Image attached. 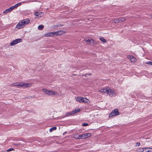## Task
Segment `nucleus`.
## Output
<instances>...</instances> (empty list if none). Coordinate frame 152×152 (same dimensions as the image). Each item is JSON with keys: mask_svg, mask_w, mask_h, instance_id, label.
<instances>
[{"mask_svg": "<svg viewBox=\"0 0 152 152\" xmlns=\"http://www.w3.org/2000/svg\"><path fill=\"white\" fill-rule=\"evenodd\" d=\"M30 22V20L28 19H26L20 21L17 24L16 28L20 29L23 28Z\"/></svg>", "mask_w": 152, "mask_h": 152, "instance_id": "1", "label": "nucleus"}, {"mask_svg": "<svg viewBox=\"0 0 152 152\" xmlns=\"http://www.w3.org/2000/svg\"><path fill=\"white\" fill-rule=\"evenodd\" d=\"M83 126H86L88 125V124H87L84 123L82 125Z\"/></svg>", "mask_w": 152, "mask_h": 152, "instance_id": "35", "label": "nucleus"}, {"mask_svg": "<svg viewBox=\"0 0 152 152\" xmlns=\"http://www.w3.org/2000/svg\"><path fill=\"white\" fill-rule=\"evenodd\" d=\"M54 33H55V35H61L64 33H65V32L64 31H60L56 32H54Z\"/></svg>", "mask_w": 152, "mask_h": 152, "instance_id": "13", "label": "nucleus"}, {"mask_svg": "<svg viewBox=\"0 0 152 152\" xmlns=\"http://www.w3.org/2000/svg\"><path fill=\"white\" fill-rule=\"evenodd\" d=\"M10 8H9L7 9L6 10L4 11L3 12V13L7 14V13H8L9 12L11 11L10 10Z\"/></svg>", "mask_w": 152, "mask_h": 152, "instance_id": "22", "label": "nucleus"}, {"mask_svg": "<svg viewBox=\"0 0 152 152\" xmlns=\"http://www.w3.org/2000/svg\"><path fill=\"white\" fill-rule=\"evenodd\" d=\"M83 98V97H77L76 98V100L77 101L81 102Z\"/></svg>", "mask_w": 152, "mask_h": 152, "instance_id": "20", "label": "nucleus"}, {"mask_svg": "<svg viewBox=\"0 0 152 152\" xmlns=\"http://www.w3.org/2000/svg\"><path fill=\"white\" fill-rule=\"evenodd\" d=\"M144 152H152V148H145Z\"/></svg>", "mask_w": 152, "mask_h": 152, "instance_id": "16", "label": "nucleus"}, {"mask_svg": "<svg viewBox=\"0 0 152 152\" xmlns=\"http://www.w3.org/2000/svg\"><path fill=\"white\" fill-rule=\"evenodd\" d=\"M14 150V148H10L9 149L7 150L6 151H7V152H9V151H13Z\"/></svg>", "mask_w": 152, "mask_h": 152, "instance_id": "31", "label": "nucleus"}, {"mask_svg": "<svg viewBox=\"0 0 152 152\" xmlns=\"http://www.w3.org/2000/svg\"><path fill=\"white\" fill-rule=\"evenodd\" d=\"M22 82H16L12 84V86H18L22 87Z\"/></svg>", "mask_w": 152, "mask_h": 152, "instance_id": "12", "label": "nucleus"}, {"mask_svg": "<svg viewBox=\"0 0 152 152\" xmlns=\"http://www.w3.org/2000/svg\"><path fill=\"white\" fill-rule=\"evenodd\" d=\"M85 40L86 42H90L91 44L96 45L98 43V42H96L91 38H86Z\"/></svg>", "mask_w": 152, "mask_h": 152, "instance_id": "8", "label": "nucleus"}, {"mask_svg": "<svg viewBox=\"0 0 152 152\" xmlns=\"http://www.w3.org/2000/svg\"><path fill=\"white\" fill-rule=\"evenodd\" d=\"M90 133H86L80 135V139H85L90 137L91 136Z\"/></svg>", "mask_w": 152, "mask_h": 152, "instance_id": "4", "label": "nucleus"}, {"mask_svg": "<svg viewBox=\"0 0 152 152\" xmlns=\"http://www.w3.org/2000/svg\"><path fill=\"white\" fill-rule=\"evenodd\" d=\"M128 58H129L130 60L131 61V59H132L134 57L132 56H127Z\"/></svg>", "mask_w": 152, "mask_h": 152, "instance_id": "29", "label": "nucleus"}, {"mask_svg": "<svg viewBox=\"0 0 152 152\" xmlns=\"http://www.w3.org/2000/svg\"><path fill=\"white\" fill-rule=\"evenodd\" d=\"M80 110V109L79 108H77L76 109H74L72 111L71 113H72V114H73L79 112Z\"/></svg>", "mask_w": 152, "mask_h": 152, "instance_id": "14", "label": "nucleus"}, {"mask_svg": "<svg viewBox=\"0 0 152 152\" xmlns=\"http://www.w3.org/2000/svg\"><path fill=\"white\" fill-rule=\"evenodd\" d=\"M14 6V7L15 8H17V7H18V5H17V4H15Z\"/></svg>", "mask_w": 152, "mask_h": 152, "instance_id": "34", "label": "nucleus"}, {"mask_svg": "<svg viewBox=\"0 0 152 152\" xmlns=\"http://www.w3.org/2000/svg\"><path fill=\"white\" fill-rule=\"evenodd\" d=\"M44 28V26L43 25H39L38 27V29L39 30H42Z\"/></svg>", "mask_w": 152, "mask_h": 152, "instance_id": "24", "label": "nucleus"}, {"mask_svg": "<svg viewBox=\"0 0 152 152\" xmlns=\"http://www.w3.org/2000/svg\"><path fill=\"white\" fill-rule=\"evenodd\" d=\"M57 129V127H54L50 129V132H52L53 130H56Z\"/></svg>", "mask_w": 152, "mask_h": 152, "instance_id": "26", "label": "nucleus"}, {"mask_svg": "<svg viewBox=\"0 0 152 152\" xmlns=\"http://www.w3.org/2000/svg\"><path fill=\"white\" fill-rule=\"evenodd\" d=\"M55 34L54 32H49L46 33L45 35V36L46 37H49L53 36Z\"/></svg>", "mask_w": 152, "mask_h": 152, "instance_id": "10", "label": "nucleus"}, {"mask_svg": "<svg viewBox=\"0 0 152 152\" xmlns=\"http://www.w3.org/2000/svg\"><path fill=\"white\" fill-rule=\"evenodd\" d=\"M140 145V143L139 142H137L136 143V146H139Z\"/></svg>", "mask_w": 152, "mask_h": 152, "instance_id": "33", "label": "nucleus"}, {"mask_svg": "<svg viewBox=\"0 0 152 152\" xmlns=\"http://www.w3.org/2000/svg\"><path fill=\"white\" fill-rule=\"evenodd\" d=\"M107 94L111 97H114L116 96L115 93L112 90L109 88Z\"/></svg>", "mask_w": 152, "mask_h": 152, "instance_id": "6", "label": "nucleus"}, {"mask_svg": "<svg viewBox=\"0 0 152 152\" xmlns=\"http://www.w3.org/2000/svg\"><path fill=\"white\" fill-rule=\"evenodd\" d=\"M145 64L152 65V61H148V62H146L145 63Z\"/></svg>", "mask_w": 152, "mask_h": 152, "instance_id": "30", "label": "nucleus"}, {"mask_svg": "<svg viewBox=\"0 0 152 152\" xmlns=\"http://www.w3.org/2000/svg\"><path fill=\"white\" fill-rule=\"evenodd\" d=\"M131 61L132 63H134L136 61V59L135 57H134L132 59H131Z\"/></svg>", "mask_w": 152, "mask_h": 152, "instance_id": "28", "label": "nucleus"}, {"mask_svg": "<svg viewBox=\"0 0 152 152\" xmlns=\"http://www.w3.org/2000/svg\"><path fill=\"white\" fill-rule=\"evenodd\" d=\"M119 22H122L124 21L126 19L125 18L121 17L119 18Z\"/></svg>", "mask_w": 152, "mask_h": 152, "instance_id": "25", "label": "nucleus"}, {"mask_svg": "<svg viewBox=\"0 0 152 152\" xmlns=\"http://www.w3.org/2000/svg\"><path fill=\"white\" fill-rule=\"evenodd\" d=\"M73 137L76 139H80V135H78L77 134H75L74 135Z\"/></svg>", "mask_w": 152, "mask_h": 152, "instance_id": "19", "label": "nucleus"}, {"mask_svg": "<svg viewBox=\"0 0 152 152\" xmlns=\"http://www.w3.org/2000/svg\"><path fill=\"white\" fill-rule=\"evenodd\" d=\"M32 86V84L30 83H24L22 82V87L24 88H30Z\"/></svg>", "mask_w": 152, "mask_h": 152, "instance_id": "7", "label": "nucleus"}, {"mask_svg": "<svg viewBox=\"0 0 152 152\" xmlns=\"http://www.w3.org/2000/svg\"><path fill=\"white\" fill-rule=\"evenodd\" d=\"M137 151V152H144V148H139Z\"/></svg>", "mask_w": 152, "mask_h": 152, "instance_id": "18", "label": "nucleus"}, {"mask_svg": "<svg viewBox=\"0 0 152 152\" xmlns=\"http://www.w3.org/2000/svg\"><path fill=\"white\" fill-rule=\"evenodd\" d=\"M22 41V39L20 38L17 39L12 40L10 43V45L13 46L18 43L21 42Z\"/></svg>", "mask_w": 152, "mask_h": 152, "instance_id": "5", "label": "nucleus"}, {"mask_svg": "<svg viewBox=\"0 0 152 152\" xmlns=\"http://www.w3.org/2000/svg\"><path fill=\"white\" fill-rule=\"evenodd\" d=\"M151 17L152 18V16H151Z\"/></svg>", "mask_w": 152, "mask_h": 152, "instance_id": "36", "label": "nucleus"}, {"mask_svg": "<svg viewBox=\"0 0 152 152\" xmlns=\"http://www.w3.org/2000/svg\"><path fill=\"white\" fill-rule=\"evenodd\" d=\"M109 89V88H104L99 90V91L102 93H107V94Z\"/></svg>", "mask_w": 152, "mask_h": 152, "instance_id": "11", "label": "nucleus"}, {"mask_svg": "<svg viewBox=\"0 0 152 152\" xmlns=\"http://www.w3.org/2000/svg\"><path fill=\"white\" fill-rule=\"evenodd\" d=\"M89 100L86 98L83 97L81 102L88 103L89 102Z\"/></svg>", "mask_w": 152, "mask_h": 152, "instance_id": "15", "label": "nucleus"}, {"mask_svg": "<svg viewBox=\"0 0 152 152\" xmlns=\"http://www.w3.org/2000/svg\"><path fill=\"white\" fill-rule=\"evenodd\" d=\"M99 39L103 42H106V39L103 37H100L99 38Z\"/></svg>", "mask_w": 152, "mask_h": 152, "instance_id": "23", "label": "nucleus"}, {"mask_svg": "<svg viewBox=\"0 0 152 152\" xmlns=\"http://www.w3.org/2000/svg\"><path fill=\"white\" fill-rule=\"evenodd\" d=\"M10 10L11 11L13 9H15V8L14 7V6H12L11 7H10Z\"/></svg>", "mask_w": 152, "mask_h": 152, "instance_id": "32", "label": "nucleus"}, {"mask_svg": "<svg viewBox=\"0 0 152 152\" xmlns=\"http://www.w3.org/2000/svg\"><path fill=\"white\" fill-rule=\"evenodd\" d=\"M119 114V112L117 109H115L110 114L109 117H112L115 116H117Z\"/></svg>", "mask_w": 152, "mask_h": 152, "instance_id": "3", "label": "nucleus"}, {"mask_svg": "<svg viewBox=\"0 0 152 152\" xmlns=\"http://www.w3.org/2000/svg\"><path fill=\"white\" fill-rule=\"evenodd\" d=\"M73 115L72 113H71V111L70 112H66L63 116V117H68L70 115Z\"/></svg>", "mask_w": 152, "mask_h": 152, "instance_id": "17", "label": "nucleus"}, {"mask_svg": "<svg viewBox=\"0 0 152 152\" xmlns=\"http://www.w3.org/2000/svg\"><path fill=\"white\" fill-rule=\"evenodd\" d=\"M42 90L46 94L49 96H54L58 95V93L56 91L49 90L45 88L42 89Z\"/></svg>", "mask_w": 152, "mask_h": 152, "instance_id": "2", "label": "nucleus"}, {"mask_svg": "<svg viewBox=\"0 0 152 152\" xmlns=\"http://www.w3.org/2000/svg\"><path fill=\"white\" fill-rule=\"evenodd\" d=\"M44 15L43 13L40 12H36L35 13V15L36 17V18H40L42 17Z\"/></svg>", "mask_w": 152, "mask_h": 152, "instance_id": "9", "label": "nucleus"}, {"mask_svg": "<svg viewBox=\"0 0 152 152\" xmlns=\"http://www.w3.org/2000/svg\"><path fill=\"white\" fill-rule=\"evenodd\" d=\"M114 22V23H117L119 22V18H117L116 19H114L113 20Z\"/></svg>", "mask_w": 152, "mask_h": 152, "instance_id": "27", "label": "nucleus"}, {"mask_svg": "<svg viewBox=\"0 0 152 152\" xmlns=\"http://www.w3.org/2000/svg\"><path fill=\"white\" fill-rule=\"evenodd\" d=\"M28 2H29V1H22V2H20L18 3L17 4L18 6H20L22 4H23L26 3H28Z\"/></svg>", "mask_w": 152, "mask_h": 152, "instance_id": "21", "label": "nucleus"}]
</instances>
